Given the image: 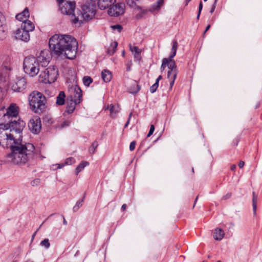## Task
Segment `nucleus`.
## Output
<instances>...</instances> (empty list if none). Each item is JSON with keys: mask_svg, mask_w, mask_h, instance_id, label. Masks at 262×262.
I'll list each match as a JSON object with an SVG mask.
<instances>
[{"mask_svg": "<svg viewBox=\"0 0 262 262\" xmlns=\"http://www.w3.org/2000/svg\"><path fill=\"white\" fill-rule=\"evenodd\" d=\"M79 208H78L76 205H75L73 208V211L74 212H76L78 211Z\"/></svg>", "mask_w": 262, "mask_h": 262, "instance_id": "54", "label": "nucleus"}, {"mask_svg": "<svg viewBox=\"0 0 262 262\" xmlns=\"http://www.w3.org/2000/svg\"><path fill=\"white\" fill-rule=\"evenodd\" d=\"M136 142L135 141H132L129 145V149L130 151H133L135 149L136 146Z\"/></svg>", "mask_w": 262, "mask_h": 262, "instance_id": "47", "label": "nucleus"}, {"mask_svg": "<svg viewBox=\"0 0 262 262\" xmlns=\"http://www.w3.org/2000/svg\"><path fill=\"white\" fill-rule=\"evenodd\" d=\"M176 77H177V75H176V73H174V75H171L170 78H169L170 80V89H171L172 86L173 85L174 81L176 79Z\"/></svg>", "mask_w": 262, "mask_h": 262, "instance_id": "39", "label": "nucleus"}, {"mask_svg": "<svg viewBox=\"0 0 262 262\" xmlns=\"http://www.w3.org/2000/svg\"><path fill=\"white\" fill-rule=\"evenodd\" d=\"M225 232L224 230L217 228L215 229L213 233V238L216 241H221L224 236Z\"/></svg>", "mask_w": 262, "mask_h": 262, "instance_id": "22", "label": "nucleus"}, {"mask_svg": "<svg viewBox=\"0 0 262 262\" xmlns=\"http://www.w3.org/2000/svg\"><path fill=\"white\" fill-rule=\"evenodd\" d=\"M7 27L4 21L0 24V39L3 40L6 37Z\"/></svg>", "mask_w": 262, "mask_h": 262, "instance_id": "25", "label": "nucleus"}, {"mask_svg": "<svg viewBox=\"0 0 262 262\" xmlns=\"http://www.w3.org/2000/svg\"><path fill=\"white\" fill-rule=\"evenodd\" d=\"M96 13V6L93 4H87L81 7V17L84 20L92 19Z\"/></svg>", "mask_w": 262, "mask_h": 262, "instance_id": "7", "label": "nucleus"}, {"mask_svg": "<svg viewBox=\"0 0 262 262\" xmlns=\"http://www.w3.org/2000/svg\"><path fill=\"white\" fill-rule=\"evenodd\" d=\"M84 198H85V194L84 195V196H83V198L81 200H79L77 202L75 205H76L78 208H80V207H81L83 205V202L84 201Z\"/></svg>", "mask_w": 262, "mask_h": 262, "instance_id": "45", "label": "nucleus"}, {"mask_svg": "<svg viewBox=\"0 0 262 262\" xmlns=\"http://www.w3.org/2000/svg\"><path fill=\"white\" fill-rule=\"evenodd\" d=\"M30 108L36 113H42L46 109L45 96L38 92H33L29 98Z\"/></svg>", "mask_w": 262, "mask_h": 262, "instance_id": "3", "label": "nucleus"}, {"mask_svg": "<svg viewBox=\"0 0 262 262\" xmlns=\"http://www.w3.org/2000/svg\"><path fill=\"white\" fill-rule=\"evenodd\" d=\"M155 130V126L153 124H151L150 126V129L147 134V137H149L154 133Z\"/></svg>", "mask_w": 262, "mask_h": 262, "instance_id": "44", "label": "nucleus"}, {"mask_svg": "<svg viewBox=\"0 0 262 262\" xmlns=\"http://www.w3.org/2000/svg\"><path fill=\"white\" fill-rule=\"evenodd\" d=\"M236 165L235 164H233L230 167V169L232 170V171H234L235 170V169H236Z\"/></svg>", "mask_w": 262, "mask_h": 262, "instance_id": "55", "label": "nucleus"}, {"mask_svg": "<svg viewBox=\"0 0 262 262\" xmlns=\"http://www.w3.org/2000/svg\"><path fill=\"white\" fill-rule=\"evenodd\" d=\"M27 79L24 77H17L11 83L12 90L15 92L24 93L27 88Z\"/></svg>", "mask_w": 262, "mask_h": 262, "instance_id": "9", "label": "nucleus"}, {"mask_svg": "<svg viewBox=\"0 0 262 262\" xmlns=\"http://www.w3.org/2000/svg\"><path fill=\"white\" fill-rule=\"evenodd\" d=\"M210 28V25H208L207 27L206 28V29L205 30L204 32V33H205Z\"/></svg>", "mask_w": 262, "mask_h": 262, "instance_id": "59", "label": "nucleus"}, {"mask_svg": "<svg viewBox=\"0 0 262 262\" xmlns=\"http://www.w3.org/2000/svg\"><path fill=\"white\" fill-rule=\"evenodd\" d=\"M40 245L42 247H45L46 249H49L50 247V244L49 243V240L48 238H45L43 241H42Z\"/></svg>", "mask_w": 262, "mask_h": 262, "instance_id": "36", "label": "nucleus"}, {"mask_svg": "<svg viewBox=\"0 0 262 262\" xmlns=\"http://www.w3.org/2000/svg\"><path fill=\"white\" fill-rule=\"evenodd\" d=\"M166 67H167L169 69L167 73L168 78H170L171 75H174V73H176V75H177L178 69L174 60H169L167 59L166 58H163L161 69L164 70Z\"/></svg>", "mask_w": 262, "mask_h": 262, "instance_id": "10", "label": "nucleus"}, {"mask_svg": "<svg viewBox=\"0 0 262 262\" xmlns=\"http://www.w3.org/2000/svg\"><path fill=\"white\" fill-rule=\"evenodd\" d=\"M130 51L134 54L141 53V50L138 47H130Z\"/></svg>", "mask_w": 262, "mask_h": 262, "instance_id": "38", "label": "nucleus"}, {"mask_svg": "<svg viewBox=\"0 0 262 262\" xmlns=\"http://www.w3.org/2000/svg\"><path fill=\"white\" fill-rule=\"evenodd\" d=\"M203 9V3L201 1L200 2V4H199V11H198V15H197V19H199V17H200V14H201V11Z\"/></svg>", "mask_w": 262, "mask_h": 262, "instance_id": "42", "label": "nucleus"}, {"mask_svg": "<svg viewBox=\"0 0 262 262\" xmlns=\"http://www.w3.org/2000/svg\"><path fill=\"white\" fill-rule=\"evenodd\" d=\"M40 182V180L39 179H36L32 181L31 182V185L33 186H37L39 184Z\"/></svg>", "mask_w": 262, "mask_h": 262, "instance_id": "43", "label": "nucleus"}, {"mask_svg": "<svg viewBox=\"0 0 262 262\" xmlns=\"http://www.w3.org/2000/svg\"><path fill=\"white\" fill-rule=\"evenodd\" d=\"M244 164H245V163H244V161H241L239 162V163H238V166H239V168H242V167H243V166H244Z\"/></svg>", "mask_w": 262, "mask_h": 262, "instance_id": "52", "label": "nucleus"}, {"mask_svg": "<svg viewBox=\"0 0 262 262\" xmlns=\"http://www.w3.org/2000/svg\"><path fill=\"white\" fill-rule=\"evenodd\" d=\"M93 82V79L89 76H84L83 78V83L86 86H89Z\"/></svg>", "mask_w": 262, "mask_h": 262, "instance_id": "35", "label": "nucleus"}, {"mask_svg": "<svg viewBox=\"0 0 262 262\" xmlns=\"http://www.w3.org/2000/svg\"><path fill=\"white\" fill-rule=\"evenodd\" d=\"M49 46L52 54L61 58L74 59L78 50V42L73 36L55 34L49 39Z\"/></svg>", "mask_w": 262, "mask_h": 262, "instance_id": "1", "label": "nucleus"}, {"mask_svg": "<svg viewBox=\"0 0 262 262\" xmlns=\"http://www.w3.org/2000/svg\"><path fill=\"white\" fill-rule=\"evenodd\" d=\"M163 4V0H158L156 3L154 4L149 10L150 12H153L156 10L159 9Z\"/></svg>", "mask_w": 262, "mask_h": 262, "instance_id": "28", "label": "nucleus"}, {"mask_svg": "<svg viewBox=\"0 0 262 262\" xmlns=\"http://www.w3.org/2000/svg\"><path fill=\"white\" fill-rule=\"evenodd\" d=\"M50 58L49 51L43 50L40 52L39 55L35 58V59H36L40 67L43 68L48 65L50 61Z\"/></svg>", "mask_w": 262, "mask_h": 262, "instance_id": "13", "label": "nucleus"}, {"mask_svg": "<svg viewBox=\"0 0 262 262\" xmlns=\"http://www.w3.org/2000/svg\"><path fill=\"white\" fill-rule=\"evenodd\" d=\"M162 78V77L161 75H160L157 79H159V80H161Z\"/></svg>", "mask_w": 262, "mask_h": 262, "instance_id": "61", "label": "nucleus"}, {"mask_svg": "<svg viewBox=\"0 0 262 262\" xmlns=\"http://www.w3.org/2000/svg\"><path fill=\"white\" fill-rule=\"evenodd\" d=\"M112 28L114 29H117L119 32H121L122 29V27L120 25H116L112 26Z\"/></svg>", "mask_w": 262, "mask_h": 262, "instance_id": "46", "label": "nucleus"}, {"mask_svg": "<svg viewBox=\"0 0 262 262\" xmlns=\"http://www.w3.org/2000/svg\"><path fill=\"white\" fill-rule=\"evenodd\" d=\"M159 79H157L155 83H157V84H159Z\"/></svg>", "mask_w": 262, "mask_h": 262, "instance_id": "63", "label": "nucleus"}, {"mask_svg": "<svg viewBox=\"0 0 262 262\" xmlns=\"http://www.w3.org/2000/svg\"><path fill=\"white\" fill-rule=\"evenodd\" d=\"M252 207L254 215H256V209H257V202L258 200V196L255 192H253L252 193Z\"/></svg>", "mask_w": 262, "mask_h": 262, "instance_id": "27", "label": "nucleus"}, {"mask_svg": "<svg viewBox=\"0 0 262 262\" xmlns=\"http://www.w3.org/2000/svg\"><path fill=\"white\" fill-rule=\"evenodd\" d=\"M186 2V5L188 4V3L191 1V0H185Z\"/></svg>", "mask_w": 262, "mask_h": 262, "instance_id": "64", "label": "nucleus"}, {"mask_svg": "<svg viewBox=\"0 0 262 262\" xmlns=\"http://www.w3.org/2000/svg\"><path fill=\"white\" fill-rule=\"evenodd\" d=\"M23 68L25 72L31 77L37 75L41 68L34 56L26 57L24 60Z\"/></svg>", "mask_w": 262, "mask_h": 262, "instance_id": "5", "label": "nucleus"}, {"mask_svg": "<svg viewBox=\"0 0 262 262\" xmlns=\"http://www.w3.org/2000/svg\"><path fill=\"white\" fill-rule=\"evenodd\" d=\"M141 53L134 54V58L138 61H140L141 57L140 55Z\"/></svg>", "mask_w": 262, "mask_h": 262, "instance_id": "51", "label": "nucleus"}, {"mask_svg": "<svg viewBox=\"0 0 262 262\" xmlns=\"http://www.w3.org/2000/svg\"><path fill=\"white\" fill-rule=\"evenodd\" d=\"M178 44L176 40L172 41V46L171 48V51L168 58H166L167 59L169 60H173V58L176 56L177 50L178 49Z\"/></svg>", "mask_w": 262, "mask_h": 262, "instance_id": "24", "label": "nucleus"}, {"mask_svg": "<svg viewBox=\"0 0 262 262\" xmlns=\"http://www.w3.org/2000/svg\"><path fill=\"white\" fill-rule=\"evenodd\" d=\"M66 94L63 91H60L56 97V104L57 105H63L66 102Z\"/></svg>", "mask_w": 262, "mask_h": 262, "instance_id": "19", "label": "nucleus"}, {"mask_svg": "<svg viewBox=\"0 0 262 262\" xmlns=\"http://www.w3.org/2000/svg\"><path fill=\"white\" fill-rule=\"evenodd\" d=\"M136 9L140 10V12L136 16L137 19L141 18L144 15L146 14L149 11L147 9H143L139 6H138Z\"/></svg>", "mask_w": 262, "mask_h": 262, "instance_id": "30", "label": "nucleus"}, {"mask_svg": "<svg viewBox=\"0 0 262 262\" xmlns=\"http://www.w3.org/2000/svg\"><path fill=\"white\" fill-rule=\"evenodd\" d=\"M28 127L32 133H39L41 127L40 118L35 117L31 119L28 122Z\"/></svg>", "mask_w": 262, "mask_h": 262, "instance_id": "14", "label": "nucleus"}, {"mask_svg": "<svg viewBox=\"0 0 262 262\" xmlns=\"http://www.w3.org/2000/svg\"><path fill=\"white\" fill-rule=\"evenodd\" d=\"M217 2V0H214V3H213V5L212 6V8H211V10L210 11V12L211 13H212L214 11L215 7H216V4Z\"/></svg>", "mask_w": 262, "mask_h": 262, "instance_id": "48", "label": "nucleus"}, {"mask_svg": "<svg viewBox=\"0 0 262 262\" xmlns=\"http://www.w3.org/2000/svg\"><path fill=\"white\" fill-rule=\"evenodd\" d=\"M105 110H109L110 112V116L112 118H115L117 114L119 112V107L118 106H114L113 104H111L110 105L107 106Z\"/></svg>", "mask_w": 262, "mask_h": 262, "instance_id": "21", "label": "nucleus"}, {"mask_svg": "<svg viewBox=\"0 0 262 262\" xmlns=\"http://www.w3.org/2000/svg\"><path fill=\"white\" fill-rule=\"evenodd\" d=\"M70 94L67 98L66 112L68 114H71L76 108V106L79 104L82 100V91L80 88L75 85L72 86L70 90Z\"/></svg>", "mask_w": 262, "mask_h": 262, "instance_id": "2", "label": "nucleus"}, {"mask_svg": "<svg viewBox=\"0 0 262 262\" xmlns=\"http://www.w3.org/2000/svg\"><path fill=\"white\" fill-rule=\"evenodd\" d=\"M126 205L125 204H124L122 205V207H121V209L123 210V211H124L125 209H126Z\"/></svg>", "mask_w": 262, "mask_h": 262, "instance_id": "57", "label": "nucleus"}, {"mask_svg": "<svg viewBox=\"0 0 262 262\" xmlns=\"http://www.w3.org/2000/svg\"><path fill=\"white\" fill-rule=\"evenodd\" d=\"M158 84L154 83L151 86H150V92H151V93H155L156 91L157 88H158Z\"/></svg>", "mask_w": 262, "mask_h": 262, "instance_id": "41", "label": "nucleus"}, {"mask_svg": "<svg viewBox=\"0 0 262 262\" xmlns=\"http://www.w3.org/2000/svg\"><path fill=\"white\" fill-rule=\"evenodd\" d=\"M6 114V108L4 107L0 108V124H6L8 122Z\"/></svg>", "mask_w": 262, "mask_h": 262, "instance_id": "26", "label": "nucleus"}, {"mask_svg": "<svg viewBox=\"0 0 262 262\" xmlns=\"http://www.w3.org/2000/svg\"><path fill=\"white\" fill-rule=\"evenodd\" d=\"M101 76L105 82H110L112 78V73L107 70H104L101 72Z\"/></svg>", "mask_w": 262, "mask_h": 262, "instance_id": "23", "label": "nucleus"}, {"mask_svg": "<svg viewBox=\"0 0 262 262\" xmlns=\"http://www.w3.org/2000/svg\"><path fill=\"white\" fill-rule=\"evenodd\" d=\"M15 37L17 39L27 42L30 40V34L21 27L18 29L15 33Z\"/></svg>", "mask_w": 262, "mask_h": 262, "instance_id": "15", "label": "nucleus"}, {"mask_svg": "<svg viewBox=\"0 0 262 262\" xmlns=\"http://www.w3.org/2000/svg\"><path fill=\"white\" fill-rule=\"evenodd\" d=\"M198 199V196H197V197L196 198V199H195V200L194 201V205H193V207H194V205H195V203L196 202V201H197Z\"/></svg>", "mask_w": 262, "mask_h": 262, "instance_id": "62", "label": "nucleus"}, {"mask_svg": "<svg viewBox=\"0 0 262 262\" xmlns=\"http://www.w3.org/2000/svg\"><path fill=\"white\" fill-rule=\"evenodd\" d=\"M231 196V193H227L226 194L224 195L222 198L223 200H227L229 199Z\"/></svg>", "mask_w": 262, "mask_h": 262, "instance_id": "50", "label": "nucleus"}, {"mask_svg": "<svg viewBox=\"0 0 262 262\" xmlns=\"http://www.w3.org/2000/svg\"><path fill=\"white\" fill-rule=\"evenodd\" d=\"M117 46H118L117 42L115 41L114 42H112L107 49V53L110 55H113L114 53L116 51Z\"/></svg>", "mask_w": 262, "mask_h": 262, "instance_id": "29", "label": "nucleus"}, {"mask_svg": "<svg viewBox=\"0 0 262 262\" xmlns=\"http://www.w3.org/2000/svg\"><path fill=\"white\" fill-rule=\"evenodd\" d=\"M75 162V160L74 158L73 157H70V158H67L65 162H64V164H65V165H72V164L74 163Z\"/></svg>", "mask_w": 262, "mask_h": 262, "instance_id": "37", "label": "nucleus"}, {"mask_svg": "<svg viewBox=\"0 0 262 262\" xmlns=\"http://www.w3.org/2000/svg\"><path fill=\"white\" fill-rule=\"evenodd\" d=\"M30 13L29 11V9L26 7L23 12L17 14L15 18L19 21L23 22L24 21L27 20L29 17Z\"/></svg>", "mask_w": 262, "mask_h": 262, "instance_id": "17", "label": "nucleus"}, {"mask_svg": "<svg viewBox=\"0 0 262 262\" xmlns=\"http://www.w3.org/2000/svg\"><path fill=\"white\" fill-rule=\"evenodd\" d=\"M37 232V230H36L33 234V235H32V240H33V239L34 238L35 235H36V234Z\"/></svg>", "mask_w": 262, "mask_h": 262, "instance_id": "60", "label": "nucleus"}, {"mask_svg": "<svg viewBox=\"0 0 262 262\" xmlns=\"http://www.w3.org/2000/svg\"><path fill=\"white\" fill-rule=\"evenodd\" d=\"M59 10L62 14L67 15H72L75 17L73 23L76 24L79 20V18L76 17L74 14V9L75 7V3L74 2L65 1L59 6Z\"/></svg>", "mask_w": 262, "mask_h": 262, "instance_id": "8", "label": "nucleus"}, {"mask_svg": "<svg viewBox=\"0 0 262 262\" xmlns=\"http://www.w3.org/2000/svg\"><path fill=\"white\" fill-rule=\"evenodd\" d=\"M140 90V86L136 83L134 82V83L129 88V92L132 94H136Z\"/></svg>", "mask_w": 262, "mask_h": 262, "instance_id": "31", "label": "nucleus"}, {"mask_svg": "<svg viewBox=\"0 0 262 262\" xmlns=\"http://www.w3.org/2000/svg\"><path fill=\"white\" fill-rule=\"evenodd\" d=\"M57 165H58L57 168H61L65 165V164L64 163L61 164H57Z\"/></svg>", "mask_w": 262, "mask_h": 262, "instance_id": "53", "label": "nucleus"}, {"mask_svg": "<svg viewBox=\"0 0 262 262\" xmlns=\"http://www.w3.org/2000/svg\"><path fill=\"white\" fill-rule=\"evenodd\" d=\"M62 217H63V224L65 225H67L68 223H67V222L66 221L63 215H62Z\"/></svg>", "mask_w": 262, "mask_h": 262, "instance_id": "58", "label": "nucleus"}, {"mask_svg": "<svg viewBox=\"0 0 262 262\" xmlns=\"http://www.w3.org/2000/svg\"><path fill=\"white\" fill-rule=\"evenodd\" d=\"M66 1L65 0H57V2L59 4V6L61 5L62 3H63Z\"/></svg>", "mask_w": 262, "mask_h": 262, "instance_id": "56", "label": "nucleus"}, {"mask_svg": "<svg viewBox=\"0 0 262 262\" xmlns=\"http://www.w3.org/2000/svg\"><path fill=\"white\" fill-rule=\"evenodd\" d=\"M124 9L125 4L123 3L113 4L110 7L108 10V14L111 16H118L124 13Z\"/></svg>", "mask_w": 262, "mask_h": 262, "instance_id": "11", "label": "nucleus"}, {"mask_svg": "<svg viewBox=\"0 0 262 262\" xmlns=\"http://www.w3.org/2000/svg\"><path fill=\"white\" fill-rule=\"evenodd\" d=\"M19 110L18 106L15 103L11 104L6 109V118H7L8 121L19 118L18 117Z\"/></svg>", "mask_w": 262, "mask_h": 262, "instance_id": "12", "label": "nucleus"}, {"mask_svg": "<svg viewBox=\"0 0 262 262\" xmlns=\"http://www.w3.org/2000/svg\"><path fill=\"white\" fill-rule=\"evenodd\" d=\"M99 144L97 141H94L91 145V147H90L89 149V151L90 154L92 155L94 154L95 152V149L97 148Z\"/></svg>", "mask_w": 262, "mask_h": 262, "instance_id": "33", "label": "nucleus"}, {"mask_svg": "<svg viewBox=\"0 0 262 262\" xmlns=\"http://www.w3.org/2000/svg\"><path fill=\"white\" fill-rule=\"evenodd\" d=\"M26 123L20 119V118L16 119V120H12L9 121L6 124H1V126L5 127L8 130L9 129L10 134H13L15 136H16L17 139H22V136L21 134L25 127Z\"/></svg>", "mask_w": 262, "mask_h": 262, "instance_id": "4", "label": "nucleus"}, {"mask_svg": "<svg viewBox=\"0 0 262 262\" xmlns=\"http://www.w3.org/2000/svg\"><path fill=\"white\" fill-rule=\"evenodd\" d=\"M138 1L139 0H126V2L127 5L130 8L136 9L138 6L136 4V2Z\"/></svg>", "mask_w": 262, "mask_h": 262, "instance_id": "34", "label": "nucleus"}, {"mask_svg": "<svg viewBox=\"0 0 262 262\" xmlns=\"http://www.w3.org/2000/svg\"><path fill=\"white\" fill-rule=\"evenodd\" d=\"M89 164L88 162H82L76 168V174H78L84 168Z\"/></svg>", "mask_w": 262, "mask_h": 262, "instance_id": "32", "label": "nucleus"}, {"mask_svg": "<svg viewBox=\"0 0 262 262\" xmlns=\"http://www.w3.org/2000/svg\"><path fill=\"white\" fill-rule=\"evenodd\" d=\"M21 27L29 33L33 31L35 28L34 24L31 21L28 19L22 22Z\"/></svg>", "mask_w": 262, "mask_h": 262, "instance_id": "18", "label": "nucleus"}, {"mask_svg": "<svg viewBox=\"0 0 262 262\" xmlns=\"http://www.w3.org/2000/svg\"><path fill=\"white\" fill-rule=\"evenodd\" d=\"M132 113H130L129 114L128 119L127 122H126V123L124 125V128H126V127H127L128 126V124L129 123V121H130V118L132 117Z\"/></svg>", "mask_w": 262, "mask_h": 262, "instance_id": "49", "label": "nucleus"}, {"mask_svg": "<svg viewBox=\"0 0 262 262\" xmlns=\"http://www.w3.org/2000/svg\"><path fill=\"white\" fill-rule=\"evenodd\" d=\"M58 75V71L55 66H50L44 70L40 71L38 81L44 83H52L55 82Z\"/></svg>", "mask_w": 262, "mask_h": 262, "instance_id": "6", "label": "nucleus"}, {"mask_svg": "<svg viewBox=\"0 0 262 262\" xmlns=\"http://www.w3.org/2000/svg\"><path fill=\"white\" fill-rule=\"evenodd\" d=\"M71 124V121L69 120H64L61 124V127H64L67 126H69Z\"/></svg>", "mask_w": 262, "mask_h": 262, "instance_id": "40", "label": "nucleus"}, {"mask_svg": "<svg viewBox=\"0 0 262 262\" xmlns=\"http://www.w3.org/2000/svg\"><path fill=\"white\" fill-rule=\"evenodd\" d=\"M2 69H5L7 70H10L11 68L10 67V58L7 56L5 55L2 58Z\"/></svg>", "mask_w": 262, "mask_h": 262, "instance_id": "20", "label": "nucleus"}, {"mask_svg": "<svg viewBox=\"0 0 262 262\" xmlns=\"http://www.w3.org/2000/svg\"><path fill=\"white\" fill-rule=\"evenodd\" d=\"M116 0H98L97 3L98 6L101 10H104L109 8L113 4H115Z\"/></svg>", "mask_w": 262, "mask_h": 262, "instance_id": "16", "label": "nucleus"}]
</instances>
